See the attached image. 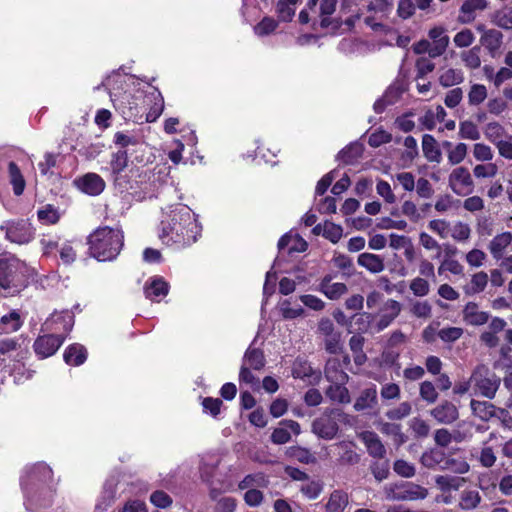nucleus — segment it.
<instances>
[{"label": "nucleus", "mask_w": 512, "mask_h": 512, "mask_svg": "<svg viewBox=\"0 0 512 512\" xmlns=\"http://www.w3.org/2000/svg\"><path fill=\"white\" fill-rule=\"evenodd\" d=\"M202 226L198 215L185 204H175L167 208L160 222L158 237L167 247L183 249L197 242Z\"/></svg>", "instance_id": "nucleus-1"}, {"label": "nucleus", "mask_w": 512, "mask_h": 512, "mask_svg": "<svg viewBox=\"0 0 512 512\" xmlns=\"http://www.w3.org/2000/svg\"><path fill=\"white\" fill-rule=\"evenodd\" d=\"M52 475L51 468L45 463H37L25 468L20 484L28 510H33L35 505L48 504V501L42 499V495L50 494V488L46 486L52 480Z\"/></svg>", "instance_id": "nucleus-2"}, {"label": "nucleus", "mask_w": 512, "mask_h": 512, "mask_svg": "<svg viewBox=\"0 0 512 512\" xmlns=\"http://www.w3.org/2000/svg\"><path fill=\"white\" fill-rule=\"evenodd\" d=\"M88 245L91 255L98 261H113L123 248V231L118 227H98L89 235Z\"/></svg>", "instance_id": "nucleus-3"}, {"label": "nucleus", "mask_w": 512, "mask_h": 512, "mask_svg": "<svg viewBox=\"0 0 512 512\" xmlns=\"http://www.w3.org/2000/svg\"><path fill=\"white\" fill-rule=\"evenodd\" d=\"M29 283V269L19 261L0 260V289L3 296H14L23 291Z\"/></svg>", "instance_id": "nucleus-4"}, {"label": "nucleus", "mask_w": 512, "mask_h": 512, "mask_svg": "<svg viewBox=\"0 0 512 512\" xmlns=\"http://www.w3.org/2000/svg\"><path fill=\"white\" fill-rule=\"evenodd\" d=\"M349 415L339 408L326 410L320 417L312 423V432L319 438L325 440L333 439L338 431V423H347Z\"/></svg>", "instance_id": "nucleus-5"}, {"label": "nucleus", "mask_w": 512, "mask_h": 512, "mask_svg": "<svg viewBox=\"0 0 512 512\" xmlns=\"http://www.w3.org/2000/svg\"><path fill=\"white\" fill-rule=\"evenodd\" d=\"M471 382L476 392L488 399H493L500 387L501 379L483 364L475 367L471 374Z\"/></svg>", "instance_id": "nucleus-6"}, {"label": "nucleus", "mask_w": 512, "mask_h": 512, "mask_svg": "<svg viewBox=\"0 0 512 512\" xmlns=\"http://www.w3.org/2000/svg\"><path fill=\"white\" fill-rule=\"evenodd\" d=\"M0 230L5 233L6 240L18 245L28 244L35 236L32 225L23 219L3 221Z\"/></svg>", "instance_id": "nucleus-7"}, {"label": "nucleus", "mask_w": 512, "mask_h": 512, "mask_svg": "<svg viewBox=\"0 0 512 512\" xmlns=\"http://www.w3.org/2000/svg\"><path fill=\"white\" fill-rule=\"evenodd\" d=\"M385 495L388 500L414 501L425 499L428 496V490L421 485L407 482L401 485L385 487Z\"/></svg>", "instance_id": "nucleus-8"}, {"label": "nucleus", "mask_w": 512, "mask_h": 512, "mask_svg": "<svg viewBox=\"0 0 512 512\" xmlns=\"http://www.w3.org/2000/svg\"><path fill=\"white\" fill-rule=\"evenodd\" d=\"M448 182L451 190L459 196L471 194L474 189V182L469 170L462 166L452 170Z\"/></svg>", "instance_id": "nucleus-9"}, {"label": "nucleus", "mask_w": 512, "mask_h": 512, "mask_svg": "<svg viewBox=\"0 0 512 512\" xmlns=\"http://www.w3.org/2000/svg\"><path fill=\"white\" fill-rule=\"evenodd\" d=\"M74 326V316L69 311L53 313L43 324L42 329L52 334H61L66 336Z\"/></svg>", "instance_id": "nucleus-10"}, {"label": "nucleus", "mask_w": 512, "mask_h": 512, "mask_svg": "<svg viewBox=\"0 0 512 512\" xmlns=\"http://www.w3.org/2000/svg\"><path fill=\"white\" fill-rule=\"evenodd\" d=\"M119 484V475H111L105 480L95 505V512H106L107 509L114 503L117 497Z\"/></svg>", "instance_id": "nucleus-11"}, {"label": "nucleus", "mask_w": 512, "mask_h": 512, "mask_svg": "<svg viewBox=\"0 0 512 512\" xmlns=\"http://www.w3.org/2000/svg\"><path fill=\"white\" fill-rule=\"evenodd\" d=\"M65 336L61 334H46L34 342V351L40 358H47L57 352L63 344Z\"/></svg>", "instance_id": "nucleus-12"}, {"label": "nucleus", "mask_w": 512, "mask_h": 512, "mask_svg": "<svg viewBox=\"0 0 512 512\" xmlns=\"http://www.w3.org/2000/svg\"><path fill=\"white\" fill-rule=\"evenodd\" d=\"M489 7L487 0H465L459 9L458 21L462 24L472 23L479 12Z\"/></svg>", "instance_id": "nucleus-13"}, {"label": "nucleus", "mask_w": 512, "mask_h": 512, "mask_svg": "<svg viewBox=\"0 0 512 512\" xmlns=\"http://www.w3.org/2000/svg\"><path fill=\"white\" fill-rule=\"evenodd\" d=\"M74 183L79 190L91 196L101 194L105 188L104 180L95 173H87L75 179Z\"/></svg>", "instance_id": "nucleus-14"}, {"label": "nucleus", "mask_w": 512, "mask_h": 512, "mask_svg": "<svg viewBox=\"0 0 512 512\" xmlns=\"http://www.w3.org/2000/svg\"><path fill=\"white\" fill-rule=\"evenodd\" d=\"M431 416L440 424H452L459 418L457 406L448 401H442L430 411Z\"/></svg>", "instance_id": "nucleus-15"}, {"label": "nucleus", "mask_w": 512, "mask_h": 512, "mask_svg": "<svg viewBox=\"0 0 512 512\" xmlns=\"http://www.w3.org/2000/svg\"><path fill=\"white\" fill-rule=\"evenodd\" d=\"M290 432L299 435L301 433L300 424L294 420H282L279 427L272 432L271 441L278 445L286 444L291 439Z\"/></svg>", "instance_id": "nucleus-16"}, {"label": "nucleus", "mask_w": 512, "mask_h": 512, "mask_svg": "<svg viewBox=\"0 0 512 512\" xmlns=\"http://www.w3.org/2000/svg\"><path fill=\"white\" fill-rule=\"evenodd\" d=\"M445 31L446 30L440 26L434 27L429 31V37L433 41V43L430 44V49L428 50L429 57H439L446 51L450 40L445 34Z\"/></svg>", "instance_id": "nucleus-17"}, {"label": "nucleus", "mask_w": 512, "mask_h": 512, "mask_svg": "<svg viewBox=\"0 0 512 512\" xmlns=\"http://www.w3.org/2000/svg\"><path fill=\"white\" fill-rule=\"evenodd\" d=\"M358 437L364 443L370 456L382 459L385 457L386 449L379 436L373 431H363Z\"/></svg>", "instance_id": "nucleus-18"}, {"label": "nucleus", "mask_w": 512, "mask_h": 512, "mask_svg": "<svg viewBox=\"0 0 512 512\" xmlns=\"http://www.w3.org/2000/svg\"><path fill=\"white\" fill-rule=\"evenodd\" d=\"M169 292V284L162 277L149 279L144 286L146 298L159 302Z\"/></svg>", "instance_id": "nucleus-19"}, {"label": "nucleus", "mask_w": 512, "mask_h": 512, "mask_svg": "<svg viewBox=\"0 0 512 512\" xmlns=\"http://www.w3.org/2000/svg\"><path fill=\"white\" fill-rule=\"evenodd\" d=\"M400 312L401 304L396 300L388 299L381 309L380 318L377 322V330L382 331L387 328Z\"/></svg>", "instance_id": "nucleus-20"}, {"label": "nucleus", "mask_w": 512, "mask_h": 512, "mask_svg": "<svg viewBox=\"0 0 512 512\" xmlns=\"http://www.w3.org/2000/svg\"><path fill=\"white\" fill-rule=\"evenodd\" d=\"M325 377L326 379L335 384H345L349 376L342 369L341 362L337 358H330L325 366Z\"/></svg>", "instance_id": "nucleus-21"}, {"label": "nucleus", "mask_w": 512, "mask_h": 512, "mask_svg": "<svg viewBox=\"0 0 512 512\" xmlns=\"http://www.w3.org/2000/svg\"><path fill=\"white\" fill-rule=\"evenodd\" d=\"M472 414L482 421H489L497 414L498 408L488 401H479L472 399L470 401Z\"/></svg>", "instance_id": "nucleus-22"}, {"label": "nucleus", "mask_w": 512, "mask_h": 512, "mask_svg": "<svg viewBox=\"0 0 512 512\" xmlns=\"http://www.w3.org/2000/svg\"><path fill=\"white\" fill-rule=\"evenodd\" d=\"M512 243V233L511 232H502L497 234L490 241L488 245V249L492 255V257L496 260H500L503 258V254L505 249Z\"/></svg>", "instance_id": "nucleus-23"}, {"label": "nucleus", "mask_w": 512, "mask_h": 512, "mask_svg": "<svg viewBox=\"0 0 512 512\" xmlns=\"http://www.w3.org/2000/svg\"><path fill=\"white\" fill-rule=\"evenodd\" d=\"M355 446V443L350 441H341L333 445L338 450L339 461L342 464L354 465L360 461V455L354 450Z\"/></svg>", "instance_id": "nucleus-24"}, {"label": "nucleus", "mask_w": 512, "mask_h": 512, "mask_svg": "<svg viewBox=\"0 0 512 512\" xmlns=\"http://www.w3.org/2000/svg\"><path fill=\"white\" fill-rule=\"evenodd\" d=\"M378 403L377 389L375 385H371L361 391L359 397L354 403V409L356 411H364L367 409H373Z\"/></svg>", "instance_id": "nucleus-25"}, {"label": "nucleus", "mask_w": 512, "mask_h": 512, "mask_svg": "<svg viewBox=\"0 0 512 512\" xmlns=\"http://www.w3.org/2000/svg\"><path fill=\"white\" fill-rule=\"evenodd\" d=\"M347 290V286L344 283H332L330 276H325L319 284V291L331 300L339 299Z\"/></svg>", "instance_id": "nucleus-26"}, {"label": "nucleus", "mask_w": 512, "mask_h": 512, "mask_svg": "<svg viewBox=\"0 0 512 512\" xmlns=\"http://www.w3.org/2000/svg\"><path fill=\"white\" fill-rule=\"evenodd\" d=\"M464 320L474 326L483 325L489 319V314L485 311L479 310V307L474 302H469L463 309Z\"/></svg>", "instance_id": "nucleus-27"}, {"label": "nucleus", "mask_w": 512, "mask_h": 512, "mask_svg": "<svg viewBox=\"0 0 512 512\" xmlns=\"http://www.w3.org/2000/svg\"><path fill=\"white\" fill-rule=\"evenodd\" d=\"M63 357L66 364L79 366L86 361L87 350L83 345L74 343L65 349Z\"/></svg>", "instance_id": "nucleus-28"}, {"label": "nucleus", "mask_w": 512, "mask_h": 512, "mask_svg": "<svg viewBox=\"0 0 512 512\" xmlns=\"http://www.w3.org/2000/svg\"><path fill=\"white\" fill-rule=\"evenodd\" d=\"M279 250L287 248L288 254L294 252H304L307 248V242L298 235L286 234L278 241Z\"/></svg>", "instance_id": "nucleus-29"}, {"label": "nucleus", "mask_w": 512, "mask_h": 512, "mask_svg": "<svg viewBox=\"0 0 512 512\" xmlns=\"http://www.w3.org/2000/svg\"><path fill=\"white\" fill-rule=\"evenodd\" d=\"M348 494L342 490H334L325 505V512H344L348 506Z\"/></svg>", "instance_id": "nucleus-30"}, {"label": "nucleus", "mask_w": 512, "mask_h": 512, "mask_svg": "<svg viewBox=\"0 0 512 512\" xmlns=\"http://www.w3.org/2000/svg\"><path fill=\"white\" fill-rule=\"evenodd\" d=\"M357 262L371 273H380L385 267L382 257L372 253H361L358 256Z\"/></svg>", "instance_id": "nucleus-31"}, {"label": "nucleus", "mask_w": 512, "mask_h": 512, "mask_svg": "<svg viewBox=\"0 0 512 512\" xmlns=\"http://www.w3.org/2000/svg\"><path fill=\"white\" fill-rule=\"evenodd\" d=\"M438 81L444 88L452 87L464 81V74L461 69L456 68L440 70Z\"/></svg>", "instance_id": "nucleus-32"}, {"label": "nucleus", "mask_w": 512, "mask_h": 512, "mask_svg": "<svg viewBox=\"0 0 512 512\" xmlns=\"http://www.w3.org/2000/svg\"><path fill=\"white\" fill-rule=\"evenodd\" d=\"M465 482V478L458 476L439 475L435 477L437 487L444 493L459 490Z\"/></svg>", "instance_id": "nucleus-33"}, {"label": "nucleus", "mask_w": 512, "mask_h": 512, "mask_svg": "<svg viewBox=\"0 0 512 512\" xmlns=\"http://www.w3.org/2000/svg\"><path fill=\"white\" fill-rule=\"evenodd\" d=\"M445 460V453L438 449H430L421 456L422 465L429 469H441V466L445 464Z\"/></svg>", "instance_id": "nucleus-34"}, {"label": "nucleus", "mask_w": 512, "mask_h": 512, "mask_svg": "<svg viewBox=\"0 0 512 512\" xmlns=\"http://www.w3.org/2000/svg\"><path fill=\"white\" fill-rule=\"evenodd\" d=\"M127 153V150H119L112 155L110 167L114 177V181L116 183H119L121 173L125 170V168L128 165Z\"/></svg>", "instance_id": "nucleus-35"}, {"label": "nucleus", "mask_w": 512, "mask_h": 512, "mask_svg": "<svg viewBox=\"0 0 512 512\" xmlns=\"http://www.w3.org/2000/svg\"><path fill=\"white\" fill-rule=\"evenodd\" d=\"M279 311L284 319L292 320L304 314L303 307L296 301L285 299L279 302Z\"/></svg>", "instance_id": "nucleus-36"}, {"label": "nucleus", "mask_w": 512, "mask_h": 512, "mask_svg": "<svg viewBox=\"0 0 512 512\" xmlns=\"http://www.w3.org/2000/svg\"><path fill=\"white\" fill-rule=\"evenodd\" d=\"M402 94L399 86H390L384 95L374 103V109L377 113H381L387 105L394 104Z\"/></svg>", "instance_id": "nucleus-37"}, {"label": "nucleus", "mask_w": 512, "mask_h": 512, "mask_svg": "<svg viewBox=\"0 0 512 512\" xmlns=\"http://www.w3.org/2000/svg\"><path fill=\"white\" fill-rule=\"evenodd\" d=\"M488 283V275L484 271L477 272L472 275L469 284L464 286V292L467 295L479 294L486 288Z\"/></svg>", "instance_id": "nucleus-38"}, {"label": "nucleus", "mask_w": 512, "mask_h": 512, "mask_svg": "<svg viewBox=\"0 0 512 512\" xmlns=\"http://www.w3.org/2000/svg\"><path fill=\"white\" fill-rule=\"evenodd\" d=\"M422 149L424 156L430 162L440 163L442 159L441 151L435 139L430 135H425L422 141Z\"/></svg>", "instance_id": "nucleus-39"}, {"label": "nucleus", "mask_w": 512, "mask_h": 512, "mask_svg": "<svg viewBox=\"0 0 512 512\" xmlns=\"http://www.w3.org/2000/svg\"><path fill=\"white\" fill-rule=\"evenodd\" d=\"M265 365L263 352L256 348H248L244 354L242 366L254 370H260Z\"/></svg>", "instance_id": "nucleus-40"}, {"label": "nucleus", "mask_w": 512, "mask_h": 512, "mask_svg": "<svg viewBox=\"0 0 512 512\" xmlns=\"http://www.w3.org/2000/svg\"><path fill=\"white\" fill-rule=\"evenodd\" d=\"M319 13L322 19L320 20V27L327 28L331 25V17L336 11L337 0H319Z\"/></svg>", "instance_id": "nucleus-41"}, {"label": "nucleus", "mask_w": 512, "mask_h": 512, "mask_svg": "<svg viewBox=\"0 0 512 512\" xmlns=\"http://www.w3.org/2000/svg\"><path fill=\"white\" fill-rule=\"evenodd\" d=\"M8 173L14 194L17 196L21 195L25 188V180L19 167L13 161H10L8 164Z\"/></svg>", "instance_id": "nucleus-42"}, {"label": "nucleus", "mask_w": 512, "mask_h": 512, "mask_svg": "<svg viewBox=\"0 0 512 512\" xmlns=\"http://www.w3.org/2000/svg\"><path fill=\"white\" fill-rule=\"evenodd\" d=\"M22 320L18 312L12 311L2 316L0 320V328L5 333L15 332L22 326Z\"/></svg>", "instance_id": "nucleus-43"}, {"label": "nucleus", "mask_w": 512, "mask_h": 512, "mask_svg": "<svg viewBox=\"0 0 512 512\" xmlns=\"http://www.w3.org/2000/svg\"><path fill=\"white\" fill-rule=\"evenodd\" d=\"M345 384H335L331 383V385L326 390V395L332 400L339 403H349L350 402V394L348 389L344 386Z\"/></svg>", "instance_id": "nucleus-44"}, {"label": "nucleus", "mask_w": 512, "mask_h": 512, "mask_svg": "<svg viewBox=\"0 0 512 512\" xmlns=\"http://www.w3.org/2000/svg\"><path fill=\"white\" fill-rule=\"evenodd\" d=\"M380 431L383 434L391 436L394 444L400 446L406 442V436L401 431V426L396 423L386 422L381 425Z\"/></svg>", "instance_id": "nucleus-45"}, {"label": "nucleus", "mask_w": 512, "mask_h": 512, "mask_svg": "<svg viewBox=\"0 0 512 512\" xmlns=\"http://www.w3.org/2000/svg\"><path fill=\"white\" fill-rule=\"evenodd\" d=\"M481 496L476 490H464L461 493L459 506L464 510H472L478 507Z\"/></svg>", "instance_id": "nucleus-46"}, {"label": "nucleus", "mask_w": 512, "mask_h": 512, "mask_svg": "<svg viewBox=\"0 0 512 512\" xmlns=\"http://www.w3.org/2000/svg\"><path fill=\"white\" fill-rule=\"evenodd\" d=\"M299 0H279L277 4V11L280 20L284 22L290 21L296 11V5Z\"/></svg>", "instance_id": "nucleus-47"}, {"label": "nucleus", "mask_w": 512, "mask_h": 512, "mask_svg": "<svg viewBox=\"0 0 512 512\" xmlns=\"http://www.w3.org/2000/svg\"><path fill=\"white\" fill-rule=\"evenodd\" d=\"M268 480L266 477L261 474H250L247 475L240 483H239V489L241 490H249L251 488H262L267 487Z\"/></svg>", "instance_id": "nucleus-48"}, {"label": "nucleus", "mask_w": 512, "mask_h": 512, "mask_svg": "<svg viewBox=\"0 0 512 512\" xmlns=\"http://www.w3.org/2000/svg\"><path fill=\"white\" fill-rule=\"evenodd\" d=\"M38 219L45 224H56L60 219L59 210L47 204L37 211Z\"/></svg>", "instance_id": "nucleus-49"}, {"label": "nucleus", "mask_w": 512, "mask_h": 512, "mask_svg": "<svg viewBox=\"0 0 512 512\" xmlns=\"http://www.w3.org/2000/svg\"><path fill=\"white\" fill-rule=\"evenodd\" d=\"M313 369L309 362L303 358L298 357L292 367V375L294 378L305 379L311 377Z\"/></svg>", "instance_id": "nucleus-50"}, {"label": "nucleus", "mask_w": 512, "mask_h": 512, "mask_svg": "<svg viewBox=\"0 0 512 512\" xmlns=\"http://www.w3.org/2000/svg\"><path fill=\"white\" fill-rule=\"evenodd\" d=\"M469 469V464L462 458H446L445 464L441 466V470H449L456 474H465Z\"/></svg>", "instance_id": "nucleus-51"}, {"label": "nucleus", "mask_w": 512, "mask_h": 512, "mask_svg": "<svg viewBox=\"0 0 512 512\" xmlns=\"http://www.w3.org/2000/svg\"><path fill=\"white\" fill-rule=\"evenodd\" d=\"M493 22L502 29H512V7H504L496 11Z\"/></svg>", "instance_id": "nucleus-52"}, {"label": "nucleus", "mask_w": 512, "mask_h": 512, "mask_svg": "<svg viewBox=\"0 0 512 512\" xmlns=\"http://www.w3.org/2000/svg\"><path fill=\"white\" fill-rule=\"evenodd\" d=\"M59 257L64 265H71L75 262L77 258V250L72 242L66 241L60 245Z\"/></svg>", "instance_id": "nucleus-53"}, {"label": "nucleus", "mask_w": 512, "mask_h": 512, "mask_svg": "<svg viewBox=\"0 0 512 512\" xmlns=\"http://www.w3.org/2000/svg\"><path fill=\"white\" fill-rule=\"evenodd\" d=\"M323 490V485L316 480H306L300 486L301 493L308 499L313 500L318 498Z\"/></svg>", "instance_id": "nucleus-54"}, {"label": "nucleus", "mask_w": 512, "mask_h": 512, "mask_svg": "<svg viewBox=\"0 0 512 512\" xmlns=\"http://www.w3.org/2000/svg\"><path fill=\"white\" fill-rule=\"evenodd\" d=\"M419 395L428 404L435 403L439 396L435 385L431 381H423L420 384Z\"/></svg>", "instance_id": "nucleus-55"}, {"label": "nucleus", "mask_w": 512, "mask_h": 512, "mask_svg": "<svg viewBox=\"0 0 512 512\" xmlns=\"http://www.w3.org/2000/svg\"><path fill=\"white\" fill-rule=\"evenodd\" d=\"M410 313L417 318L427 319L431 316L432 306L428 301L415 300L410 303Z\"/></svg>", "instance_id": "nucleus-56"}, {"label": "nucleus", "mask_w": 512, "mask_h": 512, "mask_svg": "<svg viewBox=\"0 0 512 512\" xmlns=\"http://www.w3.org/2000/svg\"><path fill=\"white\" fill-rule=\"evenodd\" d=\"M481 40L489 50H496L501 45L502 33L498 30L490 29L485 32Z\"/></svg>", "instance_id": "nucleus-57"}, {"label": "nucleus", "mask_w": 512, "mask_h": 512, "mask_svg": "<svg viewBox=\"0 0 512 512\" xmlns=\"http://www.w3.org/2000/svg\"><path fill=\"white\" fill-rule=\"evenodd\" d=\"M471 236V229L468 224L457 222L451 229V237L457 242H467Z\"/></svg>", "instance_id": "nucleus-58"}, {"label": "nucleus", "mask_w": 512, "mask_h": 512, "mask_svg": "<svg viewBox=\"0 0 512 512\" xmlns=\"http://www.w3.org/2000/svg\"><path fill=\"white\" fill-rule=\"evenodd\" d=\"M409 288L417 297H424L430 292V284L423 277H415L412 279Z\"/></svg>", "instance_id": "nucleus-59"}, {"label": "nucleus", "mask_w": 512, "mask_h": 512, "mask_svg": "<svg viewBox=\"0 0 512 512\" xmlns=\"http://www.w3.org/2000/svg\"><path fill=\"white\" fill-rule=\"evenodd\" d=\"M416 80H424L426 76L435 69V64L426 57H421L416 61Z\"/></svg>", "instance_id": "nucleus-60"}, {"label": "nucleus", "mask_w": 512, "mask_h": 512, "mask_svg": "<svg viewBox=\"0 0 512 512\" xmlns=\"http://www.w3.org/2000/svg\"><path fill=\"white\" fill-rule=\"evenodd\" d=\"M290 455L303 464H313L316 462L315 456L309 449L295 446L290 448Z\"/></svg>", "instance_id": "nucleus-61"}, {"label": "nucleus", "mask_w": 512, "mask_h": 512, "mask_svg": "<svg viewBox=\"0 0 512 512\" xmlns=\"http://www.w3.org/2000/svg\"><path fill=\"white\" fill-rule=\"evenodd\" d=\"M487 97V89L484 85L474 84L471 86L468 93L469 103L472 105H478L482 103Z\"/></svg>", "instance_id": "nucleus-62"}, {"label": "nucleus", "mask_w": 512, "mask_h": 512, "mask_svg": "<svg viewBox=\"0 0 512 512\" xmlns=\"http://www.w3.org/2000/svg\"><path fill=\"white\" fill-rule=\"evenodd\" d=\"M479 51V47H473L472 49L465 51L461 54V58L468 68L476 69L480 67L481 60L479 56Z\"/></svg>", "instance_id": "nucleus-63"}, {"label": "nucleus", "mask_w": 512, "mask_h": 512, "mask_svg": "<svg viewBox=\"0 0 512 512\" xmlns=\"http://www.w3.org/2000/svg\"><path fill=\"white\" fill-rule=\"evenodd\" d=\"M453 440L456 443L468 441L472 438L473 433L471 427L465 422L458 423L457 427L452 430Z\"/></svg>", "instance_id": "nucleus-64"}]
</instances>
